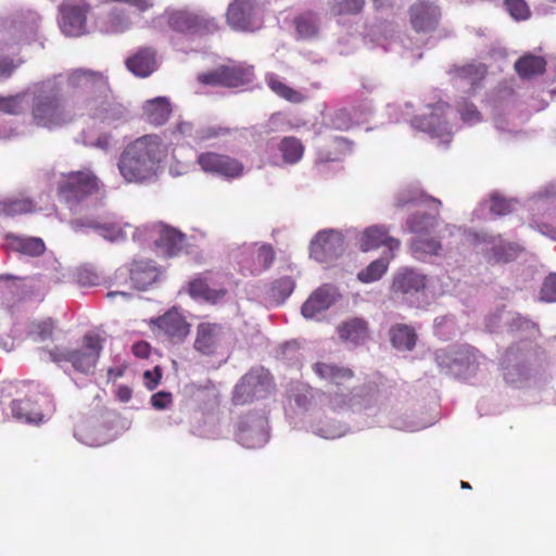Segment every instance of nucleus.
I'll return each mask as SVG.
<instances>
[{"mask_svg":"<svg viewBox=\"0 0 556 556\" xmlns=\"http://www.w3.org/2000/svg\"><path fill=\"white\" fill-rule=\"evenodd\" d=\"M429 198L418 189L407 188L396 194L393 205L396 208H403L408 204H424L428 203Z\"/></svg>","mask_w":556,"mask_h":556,"instance_id":"nucleus-42","label":"nucleus"},{"mask_svg":"<svg viewBox=\"0 0 556 556\" xmlns=\"http://www.w3.org/2000/svg\"><path fill=\"white\" fill-rule=\"evenodd\" d=\"M457 112L464 123L475 125L481 122L482 115L477 106L468 101H462L457 104Z\"/></svg>","mask_w":556,"mask_h":556,"instance_id":"nucleus-46","label":"nucleus"},{"mask_svg":"<svg viewBox=\"0 0 556 556\" xmlns=\"http://www.w3.org/2000/svg\"><path fill=\"white\" fill-rule=\"evenodd\" d=\"M186 235L179 230L166 225L159 226L155 243L167 256L178 255L186 248Z\"/></svg>","mask_w":556,"mask_h":556,"instance_id":"nucleus-24","label":"nucleus"},{"mask_svg":"<svg viewBox=\"0 0 556 556\" xmlns=\"http://www.w3.org/2000/svg\"><path fill=\"white\" fill-rule=\"evenodd\" d=\"M428 202L434 205V214L417 211L414 214H412L406 220L408 230L415 233L416 236L428 235L438 225L439 208L441 206V201L434 198H429Z\"/></svg>","mask_w":556,"mask_h":556,"instance_id":"nucleus-23","label":"nucleus"},{"mask_svg":"<svg viewBox=\"0 0 556 556\" xmlns=\"http://www.w3.org/2000/svg\"><path fill=\"white\" fill-rule=\"evenodd\" d=\"M141 15L138 12L134 14V9L127 11L124 8L113 7L98 18L97 24L101 33L117 35L127 31L131 27L134 18L141 17Z\"/></svg>","mask_w":556,"mask_h":556,"instance_id":"nucleus-16","label":"nucleus"},{"mask_svg":"<svg viewBox=\"0 0 556 556\" xmlns=\"http://www.w3.org/2000/svg\"><path fill=\"white\" fill-rule=\"evenodd\" d=\"M455 75L468 80L471 85H476L484 77L485 67L482 64H466L455 68Z\"/></svg>","mask_w":556,"mask_h":556,"instance_id":"nucleus-43","label":"nucleus"},{"mask_svg":"<svg viewBox=\"0 0 556 556\" xmlns=\"http://www.w3.org/2000/svg\"><path fill=\"white\" fill-rule=\"evenodd\" d=\"M79 349L67 350L55 346L49 351L54 363L68 362L76 371L90 374L93 371L102 351V340L96 333H87Z\"/></svg>","mask_w":556,"mask_h":556,"instance_id":"nucleus-6","label":"nucleus"},{"mask_svg":"<svg viewBox=\"0 0 556 556\" xmlns=\"http://www.w3.org/2000/svg\"><path fill=\"white\" fill-rule=\"evenodd\" d=\"M224 341V328L220 324L203 321L195 328L193 349L203 356H215Z\"/></svg>","mask_w":556,"mask_h":556,"instance_id":"nucleus-15","label":"nucleus"},{"mask_svg":"<svg viewBox=\"0 0 556 556\" xmlns=\"http://www.w3.org/2000/svg\"><path fill=\"white\" fill-rule=\"evenodd\" d=\"M294 289V281L290 277H281L275 280L270 287V294L277 301H285Z\"/></svg>","mask_w":556,"mask_h":556,"instance_id":"nucleus-45","label":"nucleus"},{"mask_svg":"<svg viewBox=\"0 0 556 556\" xmlns=\"http://www.w3.org/2000/svg\"><path fill=\"white\" fill-rule=\"evenodd\" d=\"M0 111L7 114H20L23 111V97L20 94L0 97Z\"/></svg>","mask_w":556,"mask_h":556,"instance_id":"nucleus-50","label":"nucleus"},{"mask_svg":"<svg viewBox=\"0 0 556 556\" xmlns=\"http://www.w3.org/2000/svg\"><path fill=\"white\" fill-rule=\"evenodd\" d=\"M104 185L89 168L62 174L56 186L58 197L68 205H77L101 192Z\"/></svg>","mask_w":556,"mask_h":556,"instance_id":"nucleus-5","label":"nucleus"},{"mask_svg":"<svg viewBox=\"0 0 556 556\" xmlns=\"http://www.w3.org/2000/svg\"><path fill=\"white\" fill-rule=\"evenodd\" d=\"M540 300L544 302H556V274H551L543 281Z\"/></svg>","mask_w":556,"mask_h":556,"instance_id":"nucleus-55","label":"nucleus"},{"mask_svg":"<svg viewBox=\"0 0 556 556\" xmlns=\"http://www.w3.org/2000/svg\"><path fill=\"white\" fill-rule=\"evenodd\" d=\"M116 395L122 402H128L131 399L132 392L127 386H121L117 389Z\"/></svg>","mask_w":556,"mask_h":556,"instance_id":"nucleus-63","label":"nucleus"},{"mask_svg":"<svg viewBox=\"0 0 556 556\" xmlns=\"http://www.w3.org/2000/svg\"><path fill=\"white\" fill-rule=\"evenodd\" d=\"M67 85L76 90L78 116H87L113 128L128 121L127 108L114 96L109 77L103 72L73 70L67 75Z\"/></svg>","mask_w":556,"mask_h":556,"instance_id":"nucleus-1","label":"nucleus"},{"mask_svg":"<svg viewBox=\"0 0 556 556\" xmlns=\"http://www.w3.org/2000/svg\"><path fill=\"white\" fill-rule=\"evenodd\" d=\"M274 390V380L268 370L256 368L245 374L235 387L232 402L245 405L266 399Z\"/></svg>","mask_w":556,"mask_h":556,"instance_id":"nucleus-8","label":"nucleus"},{"mask_svg":"<svg viewBox=\"0 0 556 556\" xmlns=\"http://www.w3.org/2000/svg\"><path fill=\"white\" fill-rule=\"evenodd\" d=\"M491 205L490 211L498 216L507 215L514 210V201L507 200L503 197H500L497 194L491 195Z\"/></svg>","mask_w":556,"mask_h":556,"instance_id":"nucleus-51","label":"nucleus"},{"mask_svg":"<svg viewBox=\"0 0 556 556\" xmlns=\"http://www.w3.org/2000/svg\"><path fill=\"white\" fill-rule=\"evenodd\" d=\"M75 101L76 90L73 92L71 104H67L56 88L42 89L33 98V119L37 126L50 129L68 124L78 116Z\"/></svg>","mask_w":556,"mask_h":556,"instance_id":"nucleus-3","label":"nucleus"},{"mask_svg":"<svg viewBox=\"0 0 556 556\" xmlns=\"http://www.w3.org/2000/svg\"><path fill=\"white\" fill-rule=\"evenodd\" d=\"M7 242L11 250L28 256H39L46 250L45 242L37 237L8 235Z\"/></svg>","mask_w":556,"mask_h":556,"instance_id":"nucleus-31","label":"nucleus"},{"mask_svg":"<svg viewBox=\"0 0 556 556\" xmlns=\"http://www.w3.org/2000/svg\"><path fill=\"white\" fill-rule=\"evenodd\" d=\"M256 263L261 270L268 269L275 261V251L270 244H263L257 249Z\"/></svg>","mask_w":556,"mask_h":556,"instance_id":"nucleus-53","label":"nucleus"},{"mask_svg":"<svg viewBox=\"0 0 556 556\" xmlns=\"http://www.w3.org/2000/svg\"><path fill=\"white\" fill-rule=\"evenodd\" d=\"M18 64L9 56H0V80L10 78Z\"/></svg>","mask_w":556,"mask_h":556,"instance_id":"nucleus-58","label":"nucleus"},{"mask_svg":"<svg viewBox=\"0 0 556 556\" xmlns=\"http://www.w3.org/2000/svg\"><path fill=\"white\" fill-rule=\"evenodd\" d=\"M294 25L301 37L309 38L317 33L316 18L313 13L296 16Z\"/></svg>","mask_w":556,"mask_h":556,"instance_id":"nucleus-44","label":"nucleus"},{"mask_svg":"<svg viewBox=\"0 0 556 556\" xmlns=\"http://www.w3.org/2000/svg\"><path fill=\"white\" fill-rule=\"evenodd\" d=\"M441 15L440 7L428 0H418L408 9L409 25L418 34L435 31L440 24Z\"/></svg>","mask_w":556,"mask_h":556,"instance_id":"nucleus-11","label":"nucleus"},{"mask_svg":"<svg viewBox=\"0 0 556 556\" xmlns=\"http://www.w3.org/2000/svg\"><path fill=\"white\" fill-rule=\"evenodd\" d=\"M291 392V397L299 407H307L313 399L312 388L308 386L298 384Z\"/></svg>","mask_w":556,"mask_h":556,"instance_id":"nucleus-54","label":"nucleus"},{"mask_svg":"<svg viewBox=\"0 0 556 556\" xmlns=\"http://www.w3.org/2000/svg\"><path fill=\"white\" fill-rule=\"evenodd\" d=\"M226 21L233 30L253 33L262 28L264 14L257 0H232L227 8Z\"/></svg>","mask_w":556,"mask_h":556,"instance_id":"nucleus-9","label":"nucleus"},{"mask_svg":"<svg viewBox=\"0 0 556 556\" xmlns=\"http://www.w3.org/2000/svg\"><path fill=\"white\" fill-rule=\"evenodd\" d=\"M393 4V0H372V7L376 11L392 9Z\"/></svg>","mask_w":556,"mask_h":556,"instance_id":"nucleus-64","label":"nucleus"},{"mask_svg":"<svg viewBox=\"0 0 556 556\" xmlns=\"http://www.w3.org/2000/svg\"><path fill=\"white\" fill-rule=\"evenodd\" d=\"M36 210L35 202L29 198H13L1 203V211L7 216L33 213Z\"/></svg>","mask_w":556,"mask_h":556,"instance_id":"nucleus-41","label":"nucleus"},{"mask_svg":"<svg viewBox=\"0 0 556 556\" xmlns=\"http://www.w3.org/2000/svg\"><path fill=\"white\" fill-rule=\"evenodd\" d=\"M85 226L90 227L98 231V233L109 241H119L126 238V233L122 226L113 222L99 223L96 220H89Z\"/></svg>","mask_w":556,"mask_h":556,"instance_id":"nucleus-40","label":"nucleus"},{"mask_svg":"<svg viewBox=\"0 0 556 556\" xmlns=\"http://www.w3.org/2000/svg\"><path fill=\"white\" fill-rule=\"evenodd\" d=\"M336 301V289L325 285L315 290L303 303L301 312L305 318H313L329 308Z\"/></svg>","mask_w":556,"mask_h":556,"instance_id":"nucleus-22","label":"nucleus"},{"mask_svg":"<svg viewBox=\"0 0 556 556\" xmlns=\"http://www.w3.org/2000/svg\"><path fill=\"white\" fill-rule=\"evenodd\" d=\"M89 5L83 2L67 1L60 7L59 25L62 33L70 37H78L86 33Z\"/></svg>","mask_w":556,"mask_h":556,"instance_id":"nucleus-13","label":"nucleus"},{"mask_svg":"<svg viewBox=\"0 0 556 556\" xmlns=\"http://www.w3.org/2000/svg\"><path fill=\"white\" fill-rule=\"evenodd\" d=\"M230 132V129L222 126H206L202 127L195 132V140L199 142H205L222 136H226Z\"/></svg>","mask_w":556,"mask_h":556,"instance_id":"nucleus-49","label":"nucleus"},{"mask_svg":"<svg viewBox=\"0 0 556 556\" xmlns=\"http://www.w3.org/2000/svg\"><path fill=\"white\" fill-rule=\"evenodd\" d=\"M441 249L440 240L427 235L415 236L410 242V250L417 258H421L425 255H438Z\"/></svg>","mask_w":556,"mask_h":556,"instance_id":"nucleus-35","label":"nucleus"},{"mask_svg":"<svg viewBox=\"0 0 556 556\" xmlns=\"http://www.w3.org/2000/svg\"><path fill=\"white\" fill-rule=\"evenodd\" d=\"M54 328V321L51 318H48L34 324L30 333L35 340L46 341L52 338Z\"/></svg>","mask_w":556,"mask_h":556,"instance_id":"nucleus-48","label":"nucleus"},{"mask_svg":"<svg viewBox=\"0 0 556 556\" xmlns=\"http://www.w3.org/2000/svg\"><path fill=\"white\" fill-rule=\"evenodd\" d=\"M172 403L170 394L165 392H159L152 395L151 404L154 408L163 409Z\"/></svg>","mask_w":556,"mask_h":556,"instance_id":"nucleus-59","label":"nucleus"},{"mask_svg":"<svg viewBox=\"0 0 556 556\" xmlns=\"http://www.w3.org/2000/svg\"><path fill=\"white\" fill-rule=\"evenodd\" d=\"M327 4L333 16L357 15L363 12L366 0H328Z\"/></svg>","mask_w":556,"mask_h":556,"instance_id":"nucleus-37","label":"nucleus"},{"mask_svg":"<svg viewBox=\"0 0 556 556\" xmlns=\"http://www.w3.org/2000/svg\"><path fill=\"white\" fill-rule=\"evenodd\" d=\"M514 68L521 79H532L545 72L546 60L541 55L527 53L515 62Z\"/></svg>","mask_w":556,"mask_h":556,"instance_id":"nucleus-30","label":"nucleus"},{"mask_svg":"<svg viewBox=\"0 0 556 556\" xmlns=\"http://www.w3.org/2000/svg\"><path fill=\"white\" fill-rule=\"evenodd\" d=\"M338 332L341 340L359 344L369 337L368 323L363 318L353 317L343 321L339 326Z\"/></svg>","mask_w":556,"mask_h":556,"instance_id":"nucleus-29","label":"nucleus"},{"mask_svg":"<svg viewBox=\"0 0 556 556\" xmlns=\"http://www.w3.org/2000/svg\"><path fill=\"white\" fill-rule=\"evenodd\" d=\"M267 85L271 91H274L277 96L283 98L289 102L301 103L305 100V97L302 92L282 83L275 75H270L269 77H267Z\"/></svg>","mask_w":556,"mask_h":556,"instance_id":"nucleus-39","label":"nucleus"},{"mask_svg":"<svg viewBox=\"0 0 556 556\" xmlns=\"http://www.w3.org/2000/svg\"><path fill=\"white\" fill-rule=\"evenodd\" d=\"M101 3H123L128 5L129 9H134V14L138 12L139 14H143L151 10L154 5L153 0H100Z\"/></svg>","mask_w":556,"mask_h":556,"instance_id":"nucleus-52","label":"nucleus"},{"mask_svg":"<svg viewBox=\"0 0 556 556\" xmlns=\"http://www.w3.org/2000/svg\"><path fill=\"white\" fill-rule=\"evenodd\" d=\"M331 125L336 129L346 130L351 127L352 121L346 110H338L331 117Z\"/></svg>","mask_w":556,"mask_h":556,"instance_id":"nucleus-56","label":"nucleus"},{"mask_svg":"<svg viewBox=\"0 0 556 556\" xmlns=\"http://www.w3.org/2000/svg\"><path fill=\"white\" fill-rule=\"evenodd\" d=\"M394 257V253L372 261L365 269L357 274L359 281L369 283L379 280L388 270L390 260Z\"/></svg>","mask_w":556,"mask_h":556,"instance_id":"nucleus-36","label":"nucleus"},{"mask_svg":"<svg viewBox=\"0 0 556 556\" xmlns=\"http://www.w3.org/2000/svg\"><path fill=\"white\" fill-rule=\"evenodd\" d=\"M170 114L172 105L166 98L157 97L143 103L142 118L153 126L165 124Z\"/></svg>","mask_w":556,"mask_h":556,"instance_id":"nucleus-27","label":"nucleus"},{"mask_svg":"<svg viewBox=\"0 0 556 556\" xmlns=\"http://www.w3.org/2000/svg\"><path fill=\"white\" fill-rule=\"evenodd\" d=\"M156 54L152 47H140L125 60V66L135 76L147 78L157 68Z\"/></svg>","mask_w":556,"mask_h":556,"instance_id":"nucleus-18","label":"nucleus"},{"mask_svg":"<svg viewBox=\"0 0 556 556\" xmlns=\"http://www.w3.org/2000/svg\"><path fill=\"white\" fill-rule=\"evenodd\" d=\"M517 250L513 245L497 247L494 249L493 255L495 262L507 263L516 256Z\"/></svg>","mask_w":556,"mask_h":556,"instance_id":"nucleus-57","label":"nucleus"},{"mask_svg":"<svg viewBox=\"0 0 556 556\" xmlns=\"http://www.w3.org/2000/svg\"><path fill=\"white\" fill-rule=\"evenodd\" d=\"M426 276L413 270L404 269L395 275L392 282V291L401 294H414L425 289Z\"/></svg>","mask_w":556,"mask_h":556,"instance_id":"nucleus-25","label":"nucleus"},{"mask_svg":"<svg viewBox=\"0 0 556 556\" xmlns=\"http://www.w3.org/2000/svg\"><path fill=\"white\" fill-rule=\"evenodd\" d=\"M157 268L151 261H134L129 269V278L138 290H146L156 281Z\"/></svg>","mask_w":556,"mask_h":556,"instance_id":"nucleus-26","label":"nucleus"},{"mask_svg":"<svg viewBox=\"0 0 556 556\" xmlns=\"http://www.w3.org/2000/svg\"><path fill=\"white\" fill-rule=\"evenodd\" d=\"M254 79V67L243 63L219 65L198 74L199 84L208 87L240 88Z\"/></svg>","mask_w":556,"mask_h":556,"instance_id":"nucleus-7","label":"nucleus"},{"mask_svg":"<svg viewBox=\"0 0 556 556\" xmlns=\"http://www.w3.org/2000/svg\"><path fill=\"white\" fill-rule=\"evenodd\" d=\"M152 323L166 336L172 342L182 341L190 331V325L186 318L176 309H170L164 315L155 318Z\"/></svg>","mask_w":556,"mask_h":556,"instance_id":"nucleus-17","label":"nucleus"},{"mask_svg":"<svg viewBox=\"0 0 556 556\" xmlns=\"http://www.w3.org/2000/svg\"><path fill=\"white\" fill-rule=\"evenodd\" d=\"M448 109L447 103H438L431 111L429 117H415L412 121V125L415 128H418L422 131L427 132H435L437 129L442 125L445 124V121L443 117L445 116V112Z\"/></svg>","mask_w":556,"mask_h":556,"instance_id":"nucleus-33","label":"nucleus"},{"mask_svg":"<svg viewBox=\"0 0 556 556\" xmlns=\"http://www.w3.org/2000/svg\"><path fill=\"white\" fill-rule=\"evenodd\" d=\"M161 154V138L156 135H144L123 151L118 162L119 173L128 182H142L154 175Z\"/></svg>","mask_w":556,"mask_h":556,"instance_id":"nucleus-2","label":"nucleus"},{"mask_svg":"<svg viewBox=\"0 0 556 556\" xmlns=\"http://www.w3.org/2000/svg\"><path fill=\"white\" fill-rule=\"evenodd\" d=\"M211 278L207 274H201L190 280L188 285V293L194 300H202L211 304H215L223 300L227 294L224 287L213 288L210 286Z\"/></svg>","mask_w":556,"mask_h":556,"instance_id":"nucleus-21","label":"nucleus"},{"mask_svg":"<svg viewBox=\"0 0 556 556\" xmlns=\"http://www.w3.org/2000/svg\"><path fill=\"white\" fill-rule=\"evenodd\" d=\"M40 400H47L43 395L39 399H22L14 400L11 403V410L14 418L26 422H40L43 418L42 409L39 404Z\"/></svg>","mask_w":556,"mask_h":556,"instance_id":"nucleus-28","label":"nucleus"},{"mask_svg":"<svg viewBox=\"0 0 556 556\" xmlns=\"http://www.w3.org/2000/svg\"><path fill=\"white\" fill-rule=\"evenodd\" d=\"M167 23L173 30L184 34H193L202 26L198 15L182 10L169 13Z\"/></svg>","mask_w":556,"mask_h":556,"instance_id":"nucleus-32","label":"nucleus"},{"mask_svg":"<svg viewBox=\"0 0 556 556\" xmlns=\"http://www.w3.org/2000/svg\"><path fill=\"white\" fill-rule=\"evenodd\" d=\"M479 352L472 346H459L451 352L439 351L437 361L441 367L455 369L458 375H471L478 369Z\"/></svg>","mask_w":556,"mask_h":556,"instance_id":"nucleus-12","label":"nucleus"},{"mask_svg":"<svg viewBox=\"0 0 556 556\" xmlns=\"http://www.w3.org/2000/svg\"><path fill=\"white\" fill-rule=\"evenodd\" d=\"M236 438L247 448H256L266 442V433L261 418L245 417L237 426Z\"/></svg>","mask_w":556,"mask_h":556,"instance_id":"nucleus-19","label":"nucleus"},{"mask_svg":"<svg viewBox=\"0 0 556 556\" xmlns=\"http://www.w3.org/2000/svg\"><path fill=\"white\" fill-rule=\"evenodd\" d=\"M282 159L288 164L298 163L304 153L302 142L295 137H285L278 146Z\"/></svg>","mask_w":556,"mask_h":556,"instance_id":"nucleus-38","label":"nucleus"},{"mask_svg":"<svg viewBox=\"0 0 556 556\" xmlns=\"http://www.w3.org/2000/svg\"><path fill=\"white\" fill-rule=\"evenodd\" d=\"M538 229L542 235H544L553 240H556V226L548 225V224H540V225H538Z\"/></svg>","mask_w":556,"mask_h":556,"instance_id":"nucleus-61","label":"nucleus"},{"mask_svg":"<svg viewBox=\"0 0 556 556\" xmlns=\"http://www.w3.org/2000/svg\"><path fill=\"white\" fill-rule=\"evenodd\" d=\"M344 251V238L337 230H321L311 242V256L324 263L337 258Z\"/></svg>","mask_w":556,"mask_h":556,"instance_id":"nucleus-14","label":"nucleus"},{"mask_svg":"<svg viewBox=\"0 0 556 556\" xmlns=\"http://www.w3.org/2000/svg\"><path fill=\"white\" fill-rule=\"evenodd\" d=\"M131 351L137 357L146 359L150 355L151 346L146 341H139L132 344Z\"/></svg>","mask_w":556,"mask_h":556,"instance_id":"nucleus-60","label":"nucleus"},{"mask_svg":"<svg viewBox=\"0 0 556 556\" xmlns=\"http://www.w3.org/2000/svg\"><path fill=\"white\" fill-rule=\"evenodd\" d=\"M390 338L394 348L404 351H412L417 340L415 330L407 325L401 324L391 328Z\"/></svg>","mask_w":556,"mask_h":556,"instance_id":"nucleus-34","label":"nucleus"},{"mask_svg":"<svg viewBox=\"0 0 556 556\" xmlns=\"http://www.w3.org/2000/svg\"><path fill=\"white\" fill-rule=\"evenodd\" d=\"M312 369L330 387L327 403L332 410L348 409L353 405L355 394L349 388V382L353 380L355 374L351 368L336 363L316 362Z\"/></svg>","mask_w":556,"mask_h":556,"instance_id":"nucleus-4","label":"nucleus"},{"mask_svg":"<svg viewBox=\"0 0 556 556\" xmlns=\"http://www.w3.org/2000/svg\"><path fill=\"white\" fill-rule=\"evenodd\" d=\"M93 146L102 150H108L111 146V136L106 134L99 136Z\"/></svg>","mask_w":556,"mask_h":556,"instance_id":"nucleus-62","label":"nucleus"},{"mask_svg":"<svg viewBox=\"0 0 556 556\" xmlns=\"http://www.w3.org/2000/svg\"><path fill=\"white\" fill-rule=\"evenodd\" d=\"M504 5L510 16L517 21H525L530 17V9L525 0H505Z\"/></svg>","mask_w":556,"mask_h":556,"instance_id":"nucleus-47","label":"nucleus"},{"mask_svg":"<svg viewBox=\"0 0 556 556\" xmlns=\"http://www.w3.org/2000/svg\"><path fill=\"white\" fill-rule=\"evenodd\" d=\"M382 245L388 248L389 253H393L400 249L401 242L399 239L389 236V231L384 226L374 225L363 231L359 239L362 251L376 250Z\"/></svg>","mask_w":556,"mask_h":556,"instance_id":"nucleus-20","label":"nucleus"},{"mask_svg":"<svg viewBox=\"0 0 556 556\" xmlns=\"http://www.w3.org/2000/svg\"><path fill=\"white\" fill-rule=\"evenodd\" d=\"M197 164L204 173L226 180L239 179L244 173V165L240 160L213 151L200 153Z\"/></svg>","mask_w":556,"mask_h":556,"instance_id":"nucleus-10","label":"nucleus"}]
</instances>
